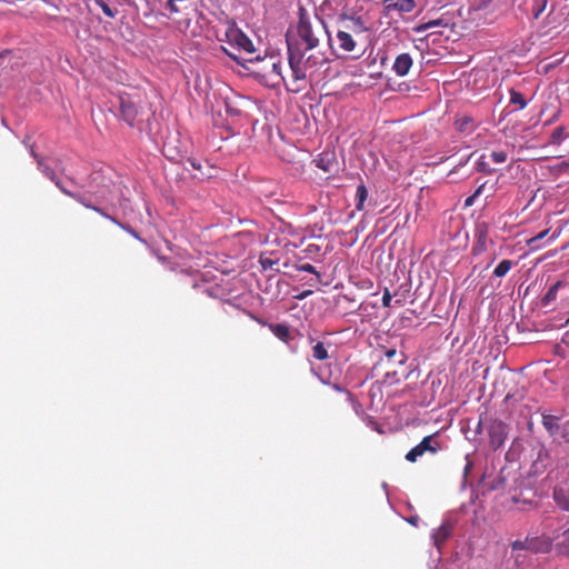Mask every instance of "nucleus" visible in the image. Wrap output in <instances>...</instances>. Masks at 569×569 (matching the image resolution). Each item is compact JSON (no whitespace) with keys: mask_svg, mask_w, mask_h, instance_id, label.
I'll return each instance as SVG.
<instances>
[{"mask_svg":"<svg viewBox=\"0 0 569 569\" xmlns=\"http://www.w3.org/2000/svg\"><path fill=\"white\" fill-rule=\"evenodd\" d=\"M530 547V538H526L525 540H516L511 542V549L513 551L517 550H529Z\"/></svg>","mask_w":569,"mask_h":569,"instance_id":"31","label":"nucleus"},{"mask_svg":"<svg viewBox=\"0 0 569 569\" xmlns=\"http://www.w3.org/2000/svg\"><path fill=\"white\" fill-rule=\"evenodd\" d=\"M187 162L191 166L192 169L197 170L200 172V176H198L197 178L199 179H203L206 177H209V174H207L206 172L202 171V163L201 161L194 159V158H189L187 160Z\"/></svg>","mask_w":569,"mask_h":569,"instance_id":"30","label":"nucleus"},{"mask_svg":"<svg viewBox=\"0 0 569 569\" xmlns=\"http://www.w3.org/2000/svg\"><path fill=\"white\" fill-rule=\"evenodd\" d=\"M226 112L231 117H238L241 114V110L234 106H232L231 101L226 100Z\"/></svg>","mask_w":569,"mask_h":569,"instance_id":"33","label":"nucleus"},{"mask_svg":"<svg viewBox=\"0 0 569 569\" xmlns=\"http://www.w3.org/2000/svg\"><path fill=\"white\" fill-rule=\"evenodd\" d=\"M367 32L368 28L360 18H342L336 33L339 49L352 59L360 58L366 50L363 38Z\"/></svg>","mask_w":569,"mask_h":569,"instance_id":"2","label":"nucleus"},{"mask_svg":"<svg viewBox=\"0 0 569 569\" xmlns=\"http://www.w3.org/2000/svg\"><path fill=\"white\" fill-rule=\"evenodd\" d=\"M190 7L191 0H168L166 2V9L171 16L186 12Z\"/></svg>","mask_w":569,"mask_h":569,"instance_id":"15","label":"nucleus"},{"mask_svg":"<svg viewBox=\"0 0 569 569\" xmlns=\"http://www.w3.org/2000/svg\"><path fill=\"white\" fill-rule=\"evenodd\" d=\"M226 38L230 46L237 47L247 53L254 52L252 41L236 26H231L226 31Z\"/></svg>","mask_w":569,"mask_h":569,"instance_id":"6","label":"nucleus"},{"mask_svg":"<svg viewBox=\"0 0 569 569\" xmlns=\"http://www.w3.org/2000/svg\"><path fill=\"white\" fill-rule=\"evenodd\" d=\"M392 296L388 288H385L383 295H382V306L388 308L391 306Z\"/></svg>","mask_w":569,"mask_h":569,"instance_id":"36","label":"nucleus"},{"mask_svg":"<svg viewBox=\"0 0 569 569\" xmlns=\"http://www.w3.org/2000/svg\"><path fill=\"white\" fill-rule=\"evenodd\" d=\"M542 425L550 436H556L560 429L559 418L557 416L543 415Z\"/></svg>","mask_w":569,"mask_h":569,"instance_id":"17","label":"nucleus"},{"mask_svg":"<svg viewBox=\"0 0 569 569\" xmlns=\"http://www.w3.org/2000/svg\"><path fill=\"white\" fill-rule=\"evenodd\" d=\"M193 289H200L203 293H206L208 297L217 298V295L214 292L213 287L207 286V281L204 279H198L196 278L192 283Z\"/></svg>","mask_w":569,"mask_h":569,"instance_id":"22","label":"nucleus"},{"mask_svg":"<svg viewBox=\"0 0 569 569\" xmlns=\"http://www.w3.org/2000/svg\"><path fill=\"white\" fill-rule=\"evenodd\" d=\"M99 7L101 8V10L103 11V13L107 16V17H110V18H113L114 17V12L112 11V9L104 2L102 1Z\"/></svg>","mask_w":569,"mask_h":569,"instance_id":"38","label":"nucleus"},{"mask_svg":"<svg viewBox=\"0 0 569 569\" xmlns=\"http://www.w3.org/2000/svg\"><path fill=\"white\" fill-rule=\"evenodd\" d=\"M31 154L37 160L39 170L48 177L51 181H56V173L52 168H50L43 159L31 148Z\"/></svg>","mask_w":569,"mask_h":569,"instance_id":"18","label":"nucleus"},{"mask_svg":"<svg viewBox=\"0 0 569 569\" xmlns=\"http://www.w3.org/2000/svg\"><path fill=\"white\" fill-rule=\"evenodd\" d=\"M406 362L407 356L405 352L390 348L385 351L383 356L376 363L375 369L383 371V383L392 386L407 377Z\"/></svg>","mask_w":569,"mask_h":569,"instance_id":"3","label":"nucleus"},{"mask_svg":"<svg viewBox=\"0 0 569 569\" xmlns=\"http://www.w3.org/2000/svg\"><path fill=\"white\" fill-rule=\"evenodd\" d=\"M552 498L559 508L569 512V493L563 488H555Z\"/></svg>","mask_w":569,"mask_h":569,"instance_id":"16","label":"nucleus"},{"mask_svg":"<svg viewBox=\"0 0 569 569\" xmlns=\"http://www.w3.org/2000/svg\"><path fill=\"white\" fill-rule=\"evenodd\" d=\"M309 293H310V291H306V292L301 293L300 296H298V298H299V299H302V298H305V297H306L307 295H309Z\"/></svg>","mask_w":569,"mask_h":569,"instance_id":"43","label":"nucleus"},{"mask_svg":"<svg viewBox=\"0 0 569 569\" xmlns=\"http://www.w3.org/2000/svg\"><path fill=\"white\" fill-rule=\"evenodd\" d=\"M563 137H565V128L563 127H558L550 134L549 143H551V144H560L562 142V140H563Z\"/></svg>","mask_w":569,"mask_h":569,"instance_id":"27","label":"nucleus"},{"mask_svg":"<svg viewBox=\"0 0 569 569\" xmlns=\"http://www.w3.org/2000/svg\"><path fill=\"white\" fill-rule=\"evenodd\" d=\"M482 188H483V184H481L475 192L473 194L469 196L466 200H465V207H471L473 203H475V200L476 198L481 193L482 191Z\"/></svg>","mask_w":569,"mask_h":569,"instance_id":"34","label":"nucleus"},{"mask_svg":"<svg viewBox=\"0 0 569 569\" xmlns=\"http://www.w3.org/2000/svg\"><path fill=\"white\" fill-rule=\"evenodd\" d=\"M559 234H560V231L555 232V233L552 234L551 239H556Z\"/></svg>","mask_w":569,"mask_h":569,"instance_id":"44","label":"nucleus"},{"mask_svg":"<svg viewBox=\"0 0 569 569\" xmlns=\"http://www.w3.org/2000/svg\"><path fill=\"white\" fill-rule=\"evenodd\" d=\"M565 283L562 281H557L556 283H553L549 289L548 291L545 293V296L542 297V305L543 306H548L550 302H552L553 300H556L557 298V293H558V290L563 286Z\"/></svg>","mask_w":569,"mask_h":569,"instance_id":"21","label":"nucleus"},{"mask_svg":"<svg viewBox=\"0 0 569 569\" xmlns=\"http://www.w3.org/2000/svg\"><path fill=\"white\" fill-rule=\"evenodd\" d=\"M441 449L442 442L438 439V433L429 435L407 452L406 460L413 463L423 455L429 453L433 456Z\"/></svg>","mask_w":569,"mask_h":569,"instance_id":"4","label":"nucleus"},{"mask_svg":"<svg viewBox=\"0 0 569 569\" xmlns=\"http://www.w3.org/2000/svg\"><path fill=\"white\" fill-rule=\"evenodd\" d=\"M491 159L493 160V162L496 163H503L507 161L508 159V154L506 151L503 150H496V151H492L491 154H490Z\"/></svg>","mask_w":569,"mask_h":569,"instance_id":"32","label":"nucleus"},{"mask_svg":"<svg viewBox=\"0 0 569 569\" xmlns=\"http://www.w3.org/2000/svg\"><path fill=\"white\" fill-rule=\"evenodd\" d=\"M509 427L501 420H493L488 427L489 443L493 450L501 448L508 437Z\"/></svg>","mask_w":569,"mask_h":569,"instance_id":"7","label":"nucleus"},{"mask_svg":"<svg viewBox=\"0 0 569 569\" xmlns=\"http://www.w3.org/2000/svg\"><path fill=\"white\" fill-rule=\"evenodd\" d=\"M260 263H261L262 268H263L264 270H267V269H269V268H272V266H273V263H274V262H273V260H271V259H269V258H261V259H260Z\"/></svg>","mask_w":569,"mask_h":569,"instance_id":"39","label":"nucleus"},{"mask_svg":"<svg viewBox=\"0 0 569 569\" xmlns=\"http://www.w3.org/2000/svg\"><path fill=\"white\" fill-rule=\"evenodd\" d=\"M111 187H116L111 180H107L100 174L94 173L91 177L90 193L94 197L98 203H111L113 198L111 196Z\"/></svg>","mask_w":569,"mask_h":569,"instance_id":"5","label":"nucleus"},{"mask_svg":"<svg viewBox=\"0 0 569 569\" xmlns=\"http://www.w3.org/2000/svg\"><path fill=\"white\" fill-rule=\"evenodd\" d=\"M411 67V56L409 53H401L396 58L392 69L397 76L403 77L409 72Z\"/></svg>","mask_w":569,"mask_h":569,"instance_id":"11","label":"nucleus"},{"mask_svg":"<svg viewBox=\"0 0 569 569\" xmlns=\"http://www.w3.org/2000/svg\"><path fill=\"white\" fill-rule=\"evenodd\" d=\"M54 184L60 189V191L62 193H64L66 196L72 198V196L74 194L73 192H71L70 190H68L62 183L61 181L56 177V181H53Z\"/></svg>","mask_w":569,"mask_h":569,"instance_id":"37","label":"nucleus"},{"mask_svg":"<svg viewBox=\"0 0 569 569\" xmlns=\"http://www.w3.org/2000/svg\"><path fill=\"white\" fill-rule=\"evenodd\" d=\"M119 106H120V116L121 118L132 127L137 116H138V106L137 102L132 99V97L128 93H121L119 96Z\"/></svg>","mask_w":569,"mask_h":569,"instance_id":"8","label":"nucleus"},{"mask_svg":"<svg viewBox=\"0 0 569 569\" xmlns=\"http://www.w3.org/2000/svg\"><path fill=\"white\" fill-rule=\"evenodd\" d=\"M453 526L451 522L446 521L432 532L433 545L438 550H441L446 541L451 537Z\"/></svg>","mask_w":569,"mask_h":569,"instance_id":"10","label":"nucleus"},{"mask_svg":"<svg viewBox=\"0 0 569 569\" xmlns=\"http://www.w3.org/2000/svg\"><path fill=\"white\" fill-rule=\"evenodd\" d=\"M549 233V229H546L541 232H539L537 236L530 238L527 240V243L528 246L531 248V249H539L541 247L540 244V240H542L543 238H546V236Z\"/></svg>","mask_w":569,"mask_h":569,"instance_id":"26","label":"nucleus"},{"mask_svg":"<svg viewBox=\"0 0 569 569\" xmlns=\"http://www.w3.org/2000/svg\"><path fill=\"white\" fill-rule=\"evenodd\" d=\"M335 389L338 390V391H342L343 389L341 387H339L338 385H335Z\"/></svg>","mask_w":569,"mask_h":569,"instance_id":"45","label":"nucleus"},{"mask_svg":"<svg viewBox=\"0 0 569 569\" xmlns=\"http://www.w3.org/2000/svg\"><path fill=\"white\" fill-rule=\"evenodd\" d=\"M516 263L511 260L503 259L495 268L493 274L498 278L505 277Z\"/></svg>","mask_w":569,"mask_h":569,"instance_id":"23","label":"nucleus"},{"mask_svg":"<svg viewBox=\"0 0 569 569\" xmlns=\"http://www.w3.org/2000/svg\"><path fill=\"white\" fill-rule=\"evenodd\" d=\"M271 332L282 341H288L290 338V330L288 326L283 323H276L269 326Z\"/></svg>","mask_w":569,"mask_h":569,"instance_id":"19","label":"nucleus"},{"mask_svg":"<svg viewBox=\"0 0 569 569\" xmlns=\"http://www.w3.org/2000/svg\"><path fill=\"white\" fill-rule=\"evenodd\" d=\"M271 68H272V71L276 74L280 76L283 79L282 73H281V64H280V62H272L271 63Z\"/></svg>","mask_w":569,"mask_h":569,"instance_id":"40","label":"nucleus"},{"mask_svg":"<svg viewBox=\"0 0 569 569\" xmlns=\"http://www.w3.org/2000/svg\"><path fill=\"white\" fill-rule=\"evenodd\" d=\"M441 24V20H430L428 22L421 23L418 27L415 28L416 32H425L431 28L438 27Z\"/></svg>","mask_w":569,"mask_h":569,"instance_id":"29","label":"nucleus"},{"mask_svg":"<svg viewBox=\"0 0 569 569\" xmlns=\"http://www.w3.org/2000/svg\"><path fill=\"white\" fill-rule=\"evenodd\" d=\"M221 48L230 58H232L236 61L239 60V58L234 53L230 52L227 48H224V47H221Z\"/></svg>","mask_w":569,"mask_h":569,"instance_id":"41","label":"nucleus"},{"mask_svg":"<svg viewBox=\"0 0 569 569\" xmlns=\"http://www.w3.org/2000/svg\"><path fill=\"white\" fill-rule=\"evenodd\" d=\"M97 6H99L103 0H93Z\"/></svg>","mask_w":569,"mask_h":569,"instance_id":"47","label":"nucleus"},{"mask_svg":"<svg viewBox=\"0 0 569 569\" xmlns=\"http://www.w3.org/2000/svg\"><path fill=\"white\" fill-rule=\"evenodd\" d=\"M416 521L417 520L415 518L409 519V522L412 523V525H416Z\"/></svg>","mask_w":569,"mask_h":569,"instance_id":"46","label":"nucleus"},{"mask_svg":"<svg viewBox=\"0 0 569 569\" xmlns=\"http://www.w3.org/2000/svg\"><path fill=\"white\" fill-rule=\"evenodd\" d=\"M473 118L468 116H463L456 120V127L461 132L471 130L473 128Z\"/></svg>","mask_w":569,"mask_h":569,"instance_id":"25","label":"nucleus"},{"mask_svg":"<svg viewBox=\"0 0 569 569\" xmlns=\"http://www.w3.org/2000/svg\"><path fill=\"white\" fill-rule=\"evenodd\" d=\"M560 538L556 540V549L559 553L569 557V526L563 523L557 529Z\"/></svg>","mask_w":569,"mask_h":569,"instance_id":"12","label":"nucleus"},{"mask_svg":"<svg viewBox=\"0 0 569 569\" xmlns=\"http://www.w3.org/2000/svg\"><path fill=\"white\" fill-rule=\"evenodd\" d=\"M297 38L287 36L288 61L291 70L293 92L302 90L298 83L307 79V73L325 62V57L308 51L315 50L327 38L331 40L325 20L317 12L300 7L298 11Z\"/></svg>","mask_w":569,"mask_h":569,"instance_id":"1","label":"nucleus"},{"mask_svg":"<svg viewBox=\"0 0 569 569\" xmlns=\"http://www.w3.org/2000/svg\"><path fill=\"white\" fill-rule=\"evenodd\" d=\"M309 343L311 345L312 358L318 361H325L329 358L328 348L325 342L316 340L313 337H308Z\"/></svg>","mask_w":569,"mask_h":569,"instance_id":"13","label":"nucleus"},{"mask_svg":"<svg viewBox=\"0 0 569 569\" xmlns=\"http://www.w3.org/2000/svg\"><path fill=\"white\" fill-rule=\"evenodd\" d=\"M388 11L410 12L415 8V0H385Z\"/></svg>","mask_w":569,"mask_h":569,"instance_id":"14","label":"nucleus"},{"mask_svg":"<svg viewBox=\"0 0 569 569\" xmlns=\"http://www.w3.org/2000/svg\"><path fill=\"white\" fill-rule=\"evenodd\" d=\"M356 197H357L356 209L361 211V210H363L365 201L368 198V190L363 183H360L357 187Z\"/></svg>","mask_w":569,"mask_h":569,"instance_id":"24","label":"nucleus"},{"mask_svg":"<svg viewBox=\"0 0 569 569\" xmlns=\"http://www.w3.org/2000/svg\"><path fill=\"white\" fill-rule=\"evenodd\" d=\"M298 270L303 271V272L313 273V274L319 276V273H318V271L316 270V268H315L311 263H309V262H306V263H303V264H300V266L298 267Z\"/></svg>","mask_w":569,"mask_h":569,"instance_id":"35","label":"nucleus"},{"mask_svg":"<svg viewBox=\"0 0 569 569\" xmlns=\"http://www.w3.org/2000/svg\"><path fill=\"white\" fill-rule=\"evenodd\" d=\"M510 102L513 104H518L520 109H523L527 106V100L520 92L516 90L510 91Z\"/></svg>","mask_w":569,"mask_h":569,"instance_id":"28","label":"nucleus"},{"mask_svg":"<svg viewBox=\"0 0 569 569\" xmlns=\"http://www.w3.org/2000/svg\"><path fill=\"white\" fill-rule=\"evenodd\" d=\"M72 199L77 200L78 202H80L82 206H84L86 208H89V209H92L94 210L96 212L102 214L103 217L106 218H109L111 219L113 222H116V220L113 218H111L110 216H108L107 213H104V211L98 207V206H94L92 204L90 201L87 200V198L80 193H74L72 196Z\"/></svg>","mask_w":569,"mask_h":569,"instance_id":"20","label":"nucleus"},{"mask_svg":"<svg viewBox=\"0 0 569 569\" xmlns=\"http://www.w3.org/2000/svg\"><path fill=\"white\" fill-rule=\"evenodd\" d=\"M562 341L569 343V330L563 335Z\"/></svg>","mask_w":569,"mask_h":569,"instance_id":"42","label":"nucleus"},{"mask_svg":"<svg viewBox=\"0 0 569 569\" xmlns=\"http://www.w3.org/2000/svg\"><path fill=\"white\" fill-rule=\"evenodd\" d=\"M560 538L558 530H553L551 536L542 535L530 538L529 551L533 553H548L552 550L553 542Z\"/></svg>","mask_w":569,"mask_h":569,"instance_id":"9","label":"nucleus"}]
</instances>
